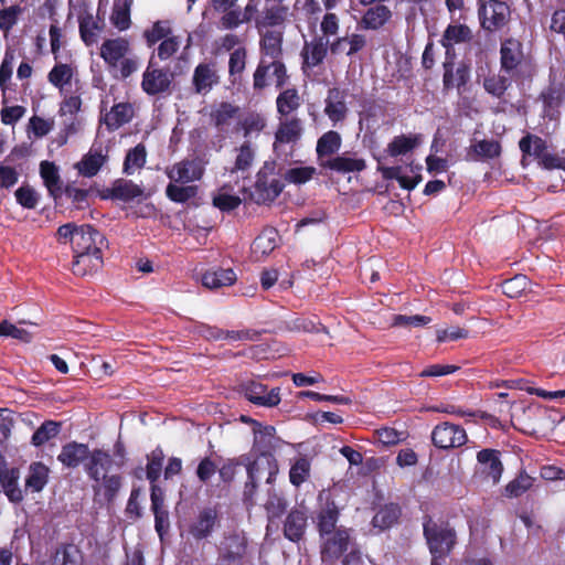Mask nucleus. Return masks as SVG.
I'll return each mask as SVG.
<instances>
[{
    "label": "nucleus",
    "instance_id": "nucleus-14",
    "mask_svg": "<svg viewBox=\"0 0 565 565\" xmlns=\"http://www.w3.org/2000/svg\"><path fill=\"white\" fill-rule=\"evenodd\" d=\"M242 392L246 399L258 406L274 407L280 403L279 387L268 391L267 386L258 381L243 383Z\"/></svg>",
    "mask_w": 565,
    "mask_h": 565
},
{
    "label": "nucleus",
    "instance_id": "nucleus-34",
    "mask_svg": "<svg viewBox=\"0 0 565 565\" xmlns=\"http://www.w3.org/2000/svg\"><path fill=\"white\" fill-rule=\"evenodd\" d=\"M302 135L301 120L297 117H292L280 121L275 132V145H288L296 143Z\"/></svg>",
    "mask_w": 565,
    "mask_h": 565
},
{
    "label": "nucleus",
    "instance_id": "nucleus-50",
    "mask_svg": "<svg viewBox=\"0 0 565 565\" xmlns=\"http://www.w3.org/2000/svg\"><path fill=\"white\" fill-rule=\"evenodd\" d=\"M239 107L227 102H222L210 114L211 120L216 128H222L230 124L232 119L237 117Z\"/></svg>",
    "mask_w": 565,
    "mask_h": 565
},
{
    "label": "nucleus",
    "instance_id": "nucleus-6",
    "mask_svg": "<svg viewBox=\"0 0 565 565\" xmlns=\"http://www.w3.org/2000/svg\"><path fill=\"white\" fill-rule=\"evenodd\" d=\"M537 100L542 103V117L550 120L559 118V108L565 102V75L559 68L551 66L547 85L540 92Z\"/></svg>",
    "mask_w": 565,
    "mask_h": 565
},
{
    "label": "nucleus",
    "instance_id": "nucleus-28",
    "mask_svg": "<svg viewBox=\"0 0 565 565\" xmlns=\"http://www.w3.org/2000/svg\"><path fill=\"white\" fill-rule=\"evenodd\" d=\"M204 169L199 159H185L177 163L169 173V178L175 182L188 183L200 180Z\"/></svg>",
    "mask_w": 565,
    "mask_h": 565
},
{
    "label": "nucleus",
    "instance_id": "nucleus-39",
    "mask_svg": "<svg viewBox=\"0 0 565 565\" xmlns=\"http://www.w3.org/2000/svg\"><path fill=\"white\" fill-rule=\"evenodd\" d=\"M342 145L341 135L335 130H329L321 135L317 141L316 152L319 160L337 153Z\"/></svg>",
    "mask_w": 565,
    "mask_h": 565
},
{
    "label": "nucleus",
    "instance_id": "nucleus-52",
    "mask_svg": "<svg viewBox=\"0 0 565 565\" xmlns=\"http://www.w3.org/2000/svg\"><path fill=\"white\" fill-rule=\"evenodd\" d=\"M147 151L143 143H138L128 150L124 160V173L132 174L136 169H141L146 164Z\"/></svg>",
    "mask_w": 565,
    "mask_h": 565
},
{
    "label": "nucleus",
    "instance_id": "nucleus-61",
    "mask_svg": "<svg viewBox=\"0 0 565 565\" xmlns=\"http://www.w3.org/2000/svg\"><path fill=\"white\" fill-rule=\"evenodd\" d=\"M254 160V150L248 141L244 142L239 149L238 154L235 159L234 168L232 172L246 171L250 168Z\"/></svg>",
    "mask_w": 565,
    "mask_h": 565
},
{
    "label": "nucleus",
    "instance_id": "nucleus-8",
    "mask_svg": "<svg viewBox=\"0 0 565 565\" xmlns=\"http://www.w3.org/2000/svg\"><path fill=\"white\" fill-rule=\"evenodd\" d=\"M320 507L316 511L315 522L319 536L331 534L339 529L337 525L340 519V508L335 503L330 492L319 493Z\"/></svg>",
    "mask_w": 565,
    "mask_h": 565
},
{
    "label": "nucleus",
    "instance_id": "nucleus-35",
    "mask_svg": "<svg viewBox=\"0 0 565 565\" xmlns=\"http://www.w3.org/2000/svg\"><path fill=\"white\" fill-rule=\"evenodd\" d=\"M104 21H95L90 13H85L78 18V29L82 41L86 46L97 43L98 35L104 29Z\"/></svg>",
    "mask_w": 565,
    "mask_h": 565
},
{
    "label": "nucleus",
    "instance_id": "nucleus-51",
    "mask_svg": "<svg viewBox=\"0 0 565 565\" xmlns=\"http://www.w3.org/2000/svg\"><path fill=\"white\" fill-rule=\"evenodd\" d=\"M49 479V469L41 462H34L30 467V473L25 480L26 488H30L33 492H40Z\"/></svg>",
    "mask_w": 565,
    "mask_h": 565
},
{
    "label": "nucleus",
    "instance_id": "nucleus-36",
    "mask_svg": "<svg viewBox=\"0 0 565 565\" xmlns=\"http://www.w3.org/2000/svg\"><path fill=\"white\" fill-rule=\"evenodd\" d=\"M402 515V509L397 503H386L381 507L372 519L374 527L386 530L396 524Z\"/></svg>",
    "mask_w": 565,
    "mask_h": 565
},
{
    "label": "nucleus",
    "instance_id": "nucleus-32",
    "mask_svg": "<svg viewBox=\"0 0 565 565\" xmlns=\"http://www.w3.org/2000/svg\"><path fill=\"white\" fill-rule=\"evenodd\" d=\"M514 81L509 75L501 73H493L483 78V89L493 98L499 100L504 99L507 92L512 86Z\"/></svg>",
    "mask_w": 565,
    "mask_h": 565
},
{
    "label": "nucleus",
    "instance_id": "nucleus-43",
    "mask_svg": "<svg viewBox=\"0 0 565 565\" xmlns=\"http://www.w3.org/2000/svg\"><path fill=\"white\" fill-rule=\"evenodd\" d=\"M300 105L301 98L295 87L282 89L276 98L277 113L285 117L296 111Z\"/></svg>",
    "mask_w": 565,
    "mask_h": 565
},
{
    "label": "nucleus",
    "instance_id": "nucleus-37",
    "mask_svg": "<svg viewBox=\"0 0 565 565\" xmlns=\"http://www.w3.org/2000/svg\"><path fill=\"white\" fill-rule=\"evenodd\" d=\"M132 0H114L110 23L118 31H126L131 25V11Z\"/></svg>",
    "mask_w": 565,
    "mask_h": 565
},
{
    "label": "nucleus",
    "instance_id": "nucleus-22",
    "mask_svg": "<svg viewBox=\"0 0 565 565\" xmlns=\"http://www.w3.org/2000/svg\"><path fill=\"white\" fill-rule=\"evenodd\" d=\"M329 41L324 36H315L310 42H305L301 51L302 68H313L320 65L328 54Z\"/></svg>",
    "mask_w": 565,
    "mask_h": 565
},
{
    "label": "nucleus",
    "instance_id": "nucleus-4",
    "mask_svg": "<svg viewBox=\"0 0 565 565\" xmlns=\"http://www.w3.org/2000/svg\"><path fill=\"white\" fill-rule=\"evenodd\" d=\"M56 234L61 243L72 244L73 253H99L108 245L105 235L90 224L66 223L57 228Z\"/></svg>",
    "mask_w": 565,
    "mask_h": 565
},
{
    "label": "nucleus",
    "instance_id": "nucleus-59",
    "mask_svg": "<svg viewBox=\"0 0 565 565\" xmlns=\"http://www.w3.org/2000/svg\"><path fill=\"white\" fill-rule=\"evenodd\" d=\"M473 152L482 159H494L501 154V145L497 140H480L472 146Z\"/></svg>",
    "mask_w": 565,
    "mask_h": 565
},
{
    "label": "nucleus",
    "instance_id": "nucleus-55",
    "mask_svg": "<svg viewBox=\"0 0 565 565\" xmlns=\"http://www.w3.org/2000/svg\"><path fill=\"white\" fill-rule=\"evenodd\" d=\"M198 193V186L186 185L179 186L173 183H169L166 189V195L169 200L175 203H185L190 199L194 198Z\"/></svg>",
    "mask_w": 565,
    "mask_h": 565
},
{
    "label": "nucleus",
    "instance_id": "nucleus-64",
    "mask_svg": "<svg viewBox=\"0 0 565 565\" xmlns=\"http://www.w3.org/2000/svg\"><path fill=\"white\" fill-rule=\"evenodd\" d=\"M315 173L316 169L313 167H298L289 169L285 178L289 183L303 184L311 180Z\"/></svg>",
    "mask_w": 565,
    "mask_h": 565
},
{
    "label": "nucleus",
    "instance_id": "nucleus-44",
    "mask_svg": "<svg viewBox=\"0 0 565 565\" xmlns=\"http://www.w3.org/2000/svg\"><path fill=\"white\" fill-rule=\"evenodd\" d=\"M470 38L471 31L467 25H448L441 39V44L446 49V55L449 56V51L452 44L466 42L470 40Z\"/></svg>",
    "mask_w": 565,
    "mask_h": 565
},
{
    "label": "nucleus",
    "instance_id": "nucleus-49",
    "mask_svg": "<svg viewBox=\"0 0 565 565\" xmlns=\"http://www.w3.org/2000/svg\"><path fill=\"white\" fill-rule=\"evenodd\" d=\"M519 147L524 156H534L539 160H541L547 153V146L545 140L539 136H533L530 134L521 138L519 141Z\"/></svg>",
    "mask_w": 565,
    "mask_h": 565
},
{
    "label": "nucleus",
    "instance_id": "nucleus-2",
    "mask_svg": "<svg viewBox=\"0 0 565 565\" xmlns=\"http://www.w3.org/2000/svg\"><path fill=\"white\" fill-rule=\"evenodd\" d=\"M282 41L281 31L267 30L260 34L259 49L262 58L253 74V88L260 92L268 86V72L273 70L275 87L282 89L288 83L289 75L282 61Z\"/></svg>",
    "mask_w": 565,
    "mask_h": 565
},
{
    "label": "nucleus",
    "instance_id": "nucleus-5",
    "mask_svg": "<svg viewBox=\"0 0 565 565\" xmlns=\"http://www.w3.org/2000/svg\"><path fill=\"white\" fill-rule=\"evenodd\" d=\"M423 534L431 556L446 558L457 543V534L449 522L434 520L426 515L423 522Z\"/></svg>",
    "mask_w": 565,
    "mask_h": 565
},
{
    "label": "nucleus",
    "instance_id": "nucleus-47",
    "mask_svg": "<svg viewBox=\"0 0 565 565\" xmlns=\"http://www.w3.org/2000/svg\"><path fill=\"white\" fill-rule=\"evenodd\" d=\"M311 473V462L306 456H301L295 459L291 463L289 470V481L290 483L299 488L302 483H305Z\"/></svg>",
    "mask_w": 565,
    "mask_h": 565
},
{
    "label": "nucleus",
    "instance_id": "nucleus-11",
    "mask_svg": "<svg viewBox=\"0 0 565 565\" xmlns=\"http://www.w3.org/2000/svg\"><path fill=\"white\" fill-rule=\"evenodd\" d=\"M320 554L322 561L339 559L349 548L351 542V530L340 525L338 530L331 534L319 536Z\"/></svg>",
    "mask_w": 565,
    "mask_h": 565
},
{
    "label": "nucleus",
    "instance_id": "nucleus-30",
    "mask_svg": "<svg viewBox=\"0 0 565 565\" xmlns=\"http://www.w3.org/2000/svg\"><path fill=\"white\" fill-rule=\"evenodd\" d=\"M288 8L282 3H274L267 6L263 11L255 18V25L260 31L263 28H273L280 25L285 22L287 17Z\"/></svg>",
    "mask_w": 565,
    "mask_h": 565
},
{
    "label": "nucleus",
    "instance_id": "nucleus-41",
    "mask_svg": "<svg viewBox=\"0 0 565 565\" xmlns=\"http://www.w3.org/2000/svg\"><path fill=\"white\" fill-rule=\"evenodd\" d=\"M420 143L419 135H399L395 136L387 145L386 152L391 157L404 156L413 151Z\"/></svg>",
    "mask_w": 565,
    "mask_h": 565
},
{
    "label": "nucleus",
    "instance_id": "nucleus-27",
    "mask_svg": "<svg viewBox=\"0 0 565 565\" xmlns=\"http://www.w3.org/2000/svg\"><path fill=\"white\" fill-rule=\"evenodd\" d=\"M108 156L103 153L102 147L96 149L94 146L75 164L78 173L85 178L95 177L102 167L107 162Z\"/></svg>",
    "mask_w": 565,
    "mask_h": 565
},
{
    "label": "nucleus",
    "instance_id": "nucleus-25",
    "mask_svg": "<svg viewBox=\"0 0 565 565\" xmlns=\"http://www.w3.org/2000/svg\"><path fill=\"white\" fill-rule=\"evenodd\" d=\"M103 263V252L74 253L72 271L76 276L84 277L98 271Z\"/></svg>",
    "mask_w": 565,
    "mask_h": 565
},
{
    "label": "nucleus",
    "instance_id": "nucleus-12",
    "mask_svg": "<svg viewBox=\"0 0 565 565\" xmlns=\"http://www.w3.org/2000/svg\"><path fill=\"white\" fill-rule=\"evenodd\" d=\"M468 440L466 430L449 422L436 425L431 431L433 445L439 449H450L463 446Z\"/></svg>",
    "mask_w": 565,
    "mask_h": 565
},
{
    "label": "nucleus",
    "instance_id": "nucleus-20",
    "mask_svg": "<svg viewBox=\"0 0 565 565\" xmlns=\"http://www.w3.org/2000/svg\"><path fill=\"white\" fill-rule=\"evenodd\" d=\"M218 83L220 76L213 63H200L195 66L192 76V86L195 94L206 95Z\"/></svg>",
    "mask_w": 565,
    "mask_h": 565
},
{
    "label": "nucleus",
    "instance_id": "nucleus-60",
    "mask_svg": "<svg viewBox=\"0 0 565 565\" xmlns=\"http://www.w3.org/2000/svg\"><path fill=\"white\" fill-rule=\"evenodd\" d=\"M15 200L24 209L33 210L39 203V194L30 185H22L15 190Z\"/></svg>",
    "mask_w": 565,
    "mask_h": 565
},
{
    "label": "nucleus",
    "instance_id": "nucleus-23",
    "mask_svg": "<svg viewBox=\"0 0 565 565\" xmlns=\"http://www.w3.org/2000/svg\"><path fill=\"white\" fill-rule=\"evenodd\" d=\"M143 194V190L131 180L117 179L111 188L106 189L100 198L103 200H120L124 202H130L136 198H139Z\"/></svg>",
    "mask_w": 565,
    "mask_h": 565
},
{
    "label": "nucleus",
    "instance_id": "nucleus-42",
    "mask_svg": "<svg viewBox=\"0 0 565 565\" xmlns=\"http://www.w3.org/2000/svg\"><path fill=\"white\" fill-rule=\"evenodd\" d=\"M392 17L391 10L384 4H377L366 10L362 18V23L367 30H377L382 28Z\"/></svg>",
    "mask_w": 565,
    "mask_h": 565
},
{
    "label": "nucleus",
    "instance_id": "nucleus-46",
    "mask_svg": "<svg viewBox=\"0 0 565 565\" xmlns=\"http://www.w3.org/2000/svg\"><path fill=\"white\" fill-rule=\"evenodd\" d=\"M534 481L535 479L533 477L522 470L504 487L503 494L510 499L519 498L533 487Z\"/></svg>",
    "mask_w": 565,
    "mask_h": 565
},
{
    "label": "nucleus",
    "instance_id": "nucleus-31",
    "mask_svg": "<svg viewBox=\"0 0 565 565\" xmlns=\"http://www.w3.org/2000/svg\"><path fill=\"white\" fill-rule=\"evenodd\" d=\"M40 174L50 195L56 201L63 195L62 181L58 169L54 162L42 161L40 163Z\"/></svg>",
    "mask_w": 565,
    "mask_h": 565
},
{
    "label": "nucleus",
    "instance_id": "nucleus-21",
    "mask_svg": "<svg viewBox=\"0 0 565 565\" xmlns=\"http://www.w3.org/2000/svg\"><path fill=\"white\" fill-rule=\"evenodd\" d=\"M477 460L480 465V472L484 478L497 484L503 472V465L500 459V451L486 448L477 452Z\"/></svg>",
    "mask_w": 565,
    "mask_h": 565
},
{
    "label": "nucleus",
    "instance_id": "nucleus-24",
    "mask_svg": "<svg viewBox=\"0 0 565 565\" xmlns=\"http://www.w3.org/2000/svg\"><path fill=\"white\" fill-rule=\"evenodd\" d=\"M130 50V43L125 38L107 39L100 46V57L109 67H117Z\"/></svg>",
    "mask_w": 565,
    "mask_h": 565
},
{
    "label": "nucleus",
    "instance_id": "nucleus-3",
    "mask_svg": "<svg viewBox=\"0 0 565 565\" xmlns=\"http://www.w3.org/2000/svg\"><path fill=\"white\" fill-rule=\"evenodd\" d=\"M499 53L501 73L512 77L518 86L533 83L539 72L537 63L520 40L504 39L501 41Z\"/></svg>",
    "mask_w": 565,
    "mask_h": 565
},
{
    "label": "nucleus",
    "instance_id": "nucleus-57",
    "mask_svg": "<svg viewBox=\"0 0 565 565\" xmlns=\"http://www.w3.org/2000/svg\"><path fill=\"white\" fill-rule=\"evenodd\" d=\"M247 51L245 47L234 50L230 55L228 74L233 77V82L237 76H241L246 66Z\"/></svg>",
    "mask_w": 565,
    "mask_h": 565
},
{
    "label": "nucleus",
    "instance_id": "nucleus-45",
    "mask_svg": "<svg viewBox=\"0 0 565 565\" xmlns=\"http://www.w3.org/2000/svg\"><path fill=\"white\" fill-rule=\"evenodd\" d=\"M24 9L20 4H12L0 9V31L4 40L9 39Z\"/></svg>",
    "mask_w": 565,
    "mask_h": 565
},
{
    "label": "nucleus",
    "instance_id": "nucleus-38",
    "mask_svg": "<svg viewBox=\"0 0 565 565\" xmlns=\"http://www.w3.org/2000/svg\"><path fill=\"white\" fill-rule=\"evenodd\" d=\"M52 565H83V553L72 543L61 544L52 557Z\"/></svg>",
    "mask_w": 565,
    "mask_h": 565
},
{
    "label": "nucleus",
    "instance_id": "nucleus-40",
    "mask_svg": "<svg viewBox=\"0 0 565 565\" xmlns=\"http://www.w3.org/2000/svg\"><path fill=\"white\" fill-rule=\"evenodd\" d=\"M236 274L231 268H218L217 270L206 271L202 276V284L210 289H216L224 286H231L236 281Z\"/></svg>",
    "mask_w": 565,
    "mask_h": 565
},
{
    "label": "nucleus",
    "instance_id": "nucleus-10",
    "mask_svg": "<svg viewBox=\"0 0 565 565\" xmlns=\"http://www.w3.org/2000/svg\"><path fill=\"white\" fill-rule=\"evenodd\" d=\"M478 14L481 26L487 31H497L503 28L510 19L509 6L500 0H489L490 14L486 0H478Z\"/></svg>",
    "mask_w": 565,
    "mask_h": 565
},
{
    "label": "nucleus",
    "instance_id": "nucleus-54",
    "mask_svg": "<svg viewBox=\"0 0 565 565\" xmlns=\"http://www.w3.org/2000/svg\"><path fill=\"white\" fill-rule=\"evenodd\" d=\"M529 279L525 275L519 274L512 278L505 279L501 284L502 292L509 298L522 296L529 288Z\"/></svg>",
    "mask_w": 565,
    "mask_h": 565
},
{
    "label": "nucleus",
    "instance_id": "nucleus-18",
    "mask_svg": "<svg viewBox=\"0 0 565 565\" xmlns=\"http://www.w3.org/2000/svg\"><path fill=\"white\" fill-rule=\"evenodd\" d=\"M347 96L348 93L344 89H340L338 87H332L328 89L327 98L324 100V114L332 122L333 126H337L339 122L344 121L348 115V106H347Z\"/></svg>",
    "mask_w": 565,
    "mask_h": 565
},
{
    "label": "nucleus",
    "instance_id": "nucleus-33",
    "mask_svg": "<svg viewBox=\"0 0 565 565\" xmlns=\"http://www.w3.org/2000/svg\"><path fill=\"white\" fill-rule=\"evenodd\" d=\"M321 167L338 173H350L363 171L366 168V162L362 158L347 157L342 154L321 162Z\"/></svg>",
    "mask_w": 565,
    "mask_h": 565
},
{
    "label": "nucleus",
    "instance_id": "nucleus-1",
    "mask_svg": "<svg viewBox=\"0 0 565 565\" xmlns=\"http://www.w3.org/2000/svg\"><path fill=\"white\" fill-rule=\"evenodd\" d=\"M57 460L67 469L83 466L87 478L93 482L94 497H103L107 504L115 502L122 488L124 477L118 472L111 473V470L114 467L120 469L124 462L115 461L108 450L89 449L87 444L73 440L62 446Z\"/></svg>",
    "mask_w": 565,
    "mask_h": 565
},
{
    "label": "nucleus",
    "instance_id": "nucleus-63",
    "mask_svg": "<svg viewBox=\"0 0 565 565\" xmlns=\"http://www.w3.org/2000/svg\"><path fill=\"white\" fill-rule=\"evenodd\" d=\"M288 502L284 497L270 495L265 504L269 519H280L287 511Z\"/></svg>",
    "mask_w": 565,
    "mask_h": 565
},
{
    "label": "nucleus",
    "instance_id": "nucleus-9",
    "mask_svg": "<svg viewBox=\"0 0 565 565\" xmlns=\"http://www.w3.org/2000/svg\"><path fill=\"white\" fill-rule=\"evenodd\" d=\"M173 79V73L158 67L151 58L142 74L141 89L149 96L170 94Z\"/></svg>",
    "mask_w": 565,
    "mask_h": 565
},
{
    "label": "nucleus",
    "instance_id": "nucleus-7",
    "mask_svg": "<svg viewBox=\"0 0 565 565\" xmlns=\"http://www.w3.org/2000/svg\"><path fill=\"white\" fill-rule=\"evenodd\" d=\"M284 186L275 174V163L265 162L256 175L254 200L257 204L271 203L280 195Z\"/></svg>",
    "mask_w": 565,
    "mask_h": 565
},
{
    "label": "nucleus",
    "instance_id": "nucleus-62",
    "mask_svg": "<svg viewBox=\"0 0 565 565\" xmlns=\"http://www.w3.org/2000/svg\"><path fill=\"white\" fill-rule=\"evenodd\" d=\"M0 337H10L25 343H29L32 340V334L29 331L18 328L8 320L0 322Z\"/></svg>",
    "mask_w": 565,
    "mask_h": 565
},
{
    "label": "nucleus",
    "instance_id": "nucleus-58",
    "mask_svg": "<svg viewBox=\"0 0 565 565\" xmlns=\"http://www.w3.org/2000/svg\"><path fill=\"white\" fill-rule=\"evenodd\" d=\"M248 461V455H242L238 458L227 459L222 467L218 469V475L224 483H231L236 475V470L239 466H245Z\"/></svg>",
    "mask_w": 565,
    "mask_h": 565
},
{
    "label": "nucleus",
    "instance_id": "nucleus-16",
    "mask_svg": "<svg viewBox=\"0 0 565 565\" xmlns=\"http://www.w3.org/2000/svg\"><path fill=\"white\" fill-rule=\"evenodd\" d=\"M246 472L250 478L262 480L265 478L266 483L273 484L276 480V476L279 472L278 461L275 456H256L255 459H250L248 455V461L245 462Z\"/></svg>",
    "mask_w": 565,
    "mask_h": 565
},
{
    "label": "nucleus",
    "instance_id": "nucleus-17",
    "mask_svg": "<svg viewBox=\"0 0 565 565\" xmlns=\"http://www.w3.org/2000/svg\"><path fill=\"white\" fill-rule=\"evenodd\" d=\"M218 522V512L214 507H205L199 511L189 526L190 535L196 540H205L212 535Z\"/></svg>",
    "mask_w": 565,
    "mask_h": 565
},
{
    "label": "nucleus",
    "instance_id": "nucleus-19",
    "mask_svg": "<svg viewBox=\"0 0 565 565\" xmlns=\"http://www.w3.org/2000/svg\"><path fill=\"white\" fill-rule=\"evenodd\" d=\"M254 425L253 451L256 456H275L274 452L277 448L276 428L270 425L263 426L256 420H254Z\"/></svg>",
    "mask_w": 565,
    "mask_h": 565
},
{
    "label": "nucleus",
    "instance_id": "nucleus-13",
    "mask_svg": "<svg viewBox=\"0 0 565 565\" xmlns=\"http://www.w3.org/2000/svg\"><path fill=\"white\" fill-rule=\"evenodd\" d=\"M248 542L244 535L234 533L224 537L218 559L227 565H242L247 557Z\"/></svg>",
    "mask_w": 565,
    "mask_h": 565
},
{
    "label": "nucleus",
    "instance_id": "nucleus-29",
    "mask_svg": "<svg viewBox=\"0 0 565 565\" xmlns=\"http://www.w3.org/2000/svg\"><path fill=\"white\" fill-rule=\"evenodd\" d=\"M279 234L274 227H265L254 239L252 253L256 260L268 256L278 246Z\"/></svg>",
    "mask_w": 565,
    "mask_h": 565
},
{
    "label": "nucleus",
    "instance_id": "nucleus-53",
    "mask_svg": "<svg viewBox=\"0 0 565 565\" xmlns=\"http://www.w3.org/2000/svg\"><path fill=\"white\" fill-rule=\"evenodd\" d=\"M146 476L150 483H156L161 475L164 454L161 447H157L147 456Z\"/></svg>",
    "mask_w": 565,
    "mask_h": 565
},
{
    "label": "nucleus",
    "instance_id": "nucleus-15",
    "mask_svg": "<svg viewBox=\"0 0 565 565\" xmlns=\"http://www.w3.org/2000/svg\"><path fill=\"white\" fill-rule=\"evenodd\" d=\"M308 527V511L303 505L294 507L286 515L282 526L284 536L290 542H300Z\"/></svg>",
    "mask_w": 565,
    "mask_h": 565
},
{
    "label": "nucleus",
    "instance_id": "nucleus-48",
    "mask_svg": "<svg viewBox=\"0 0 565 565\" xmlns=\"http://www.w3.org/2000/svg\"><path fill=\"white\" fill-rule=\"evenodd\" d=\"M62 424L55 420H44L33 433L31 443L35 447H41L51 439L55 438L61 431Z\"/></svg>",
    "mask_w": 565,
    "mask_h": 565
},
{
    "label": "nucleus",
    "instance_id": "nucleus-56",
    "mask_svg": "<svg viewBox=\"0 0 565 565\" xmlns=\"http://www.w3.org/2000/svg\"><path fill=\"white\" fill-rule=\"evenodd\" d=\"M73 76L72 67L68 64H56L49 73V82L55 87L62 88L71 83Z\"/></svg>",
    "mask_w": 565,
    "mask_h": 565
},
{
    "label": "nucleus",
    "instance_id": "nucleus-26",
    "mask_svg": "<svg viewBox=\"0 0 565 565\" xmlns=\"http://www.w3.org/2000/svg\"><path fill=\"white\" fill-rule=\"evenodd\" d=\"M135 111L130 103L115 104L103 117L102 121L108 131H115L131 121Z\"/></svg>",
    "mask_w": 565,
    "mask_h": 565
}]
</instances>
